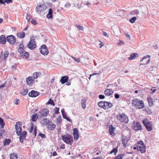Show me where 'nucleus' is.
Returning <instances> with one entry per match:
<instances>
[{"mask_svg":"<svg viewBox=\"0 0 159 159\" xmlns=\"http://www.w3.org/2000/svg\"><path fill=\"white\" fill-rule=\"evenodd\" d=\"M48 8V4L46 3H43L37 5L35 8V11L38 14L40 15H44Z\"/></svg>","mask_w":159,"mask_h":159,"instance_id":"nucleus-1","label":"nucleus"},{"mask_svg":"<svg viewBox=\"0 0 159 159\" xmlns=\"http://www.w3.org/2000/svg\"><path fill=\"white\" fill-rule=\"evenodd\" d=\"M132 104L134 107L139 109H142L144 107V105L143 101L139 100L136 98L132 101Z\"/></svg>","mask_w":159,"mask_h":159,"instance_id":"nucleus-2","label":"nucleus"},{"mask_svg":"<svg viewBox=\"0 0 159 159\" xmlns=\"http://www.w3.org/2000/svg\"><path fill=\"white\" fill-rule=\"evenodd\" d=\"M49 114V111L47 108L42 109L38 113V119L46 117Z\"/></svg>","mask_w":159,"mask_h":159,"instance_id":"nucleus-3","label":"nucleus"},{"mask_svg":"<svg viewBox=\"0 0 159 159\" xmlns=\"http://www.w3.org/2000/svg\"><path fill=\"white\" fill-rule=\"evenodd\" d=\"M137 150L138 151H140L142 153H145L146 152V146L144 145L143 142L141 140L137 142L136 145Z\"/></svg>","mask_w":159,"mask_h":159,"instance_id":"nucleus-4","label":"nucleus"},{"mask_svg":"<svg viewBox=\"0 0 159 159\" xmlns=\"http://www.w3.org/2000/svg\"><path fill=\"white\" fill-rule=\"evenodd\" d=\"M143 123L148 131H150L152 130V122L150 121L148 119H144L143 121Z\"/></svg>","mask_w":159,"mask_h":159,"instance_id":"nucleus-5","label":"nucleus"},{"mask_svg":"<svg viewBox=\"0 0 159 159\" xmlns=\"http://www.w3.org/2000/svg\"><path fill=\"white\" fill-rule=\"evenodd\" d=\"M117 116L118 119L121 122L127 123L129 121L128 117L124 113L119 114Z\"/></svg>","mask_w":159,"mask_h":159,"instance_id":"nucleus-6","label":"nucleus"},{"mask_svg":"<svg viewBox=\"0 0 159 159\" xmlns=\"http://www.w3.org/2000/svg\"><path fill=\"white\" fill-rule=\"evenodd\" d=\"M27 47L30 50H33L37 48V43L34 39H30V41L27 44Z\"/></svg>","mask_w":159,"mask_h":159,"instance_id":"nucleus-7","label":"nucleus"},{"mask_svg":"<svg viewBox=\"0 0 159 159\" xmlns=\"http://www.w3.org/2000/svg\"><path fill=\"white\" fill-rule=\"evenodd\" d=\"M21 122H17L15 125L16 133L17 135H19L22 132V128Z\"/></svg>","mask_w":159,"mask_h":159,"instance_id":"nucleus-8","label":"nucleus"},{"mask_svg":"<svg viewBox=\"0 0 159 159\" xmlns=\"http://www.w3.org/2000/svg\"><path fill=\"white\" fill-rule=\"evenodd\" d=\"M39 50L40 53L44 55H47L49 53L47 47L46 45H42L39 48Z\"/></svg>","mask_w":159,"mask_h":159,"instance_id":"nucleus-9","label":"nucleus"},{"mask_svg":"<svg viewBox=\"0 0 159 159\" xmlns=\"http://www.w3.org/2000/svg\"><path fill=\"white\" fill-rule=\"evenodd\" d=\"M150 57L149 55H147L144 56L140 61L143 63H140V65H146L148 64L150 61V59L148 58Z\"/></svg>","mask_w":159,"mask_h":159,"instance_id":"nucleus-10","label":"nucleus"},{"mask_svg":"<svg viewBox=\"0 0 159 159\" xmlns=\"http://www.w3.org/2000/svg\"><path fill=\"white\" fill-rule=\"evenodd\" d=\"M6 39L7 42L11 44H14L16 42V38L12 35L7 36Z\"/></svg>","mask_w":159,"mask_h":159,"instance_id":"nucleus-11","label":"nucleus"},{"mask_svg":"<svg viewBox=\"0 0 159 159\" xmlns=\"http://www.w3.org/2000/svg\"><path fill=\"white\" fill-rule=\"evenodd\" d=\"M133 129L136 130L142 129V126L140 123L137 121H134L133 124Z\"/></svg>","mask_w":159,"mask_h":159,"instance_id":"nucleus-12","label":"nucleus"},{"mask_svg":"<svg viewBox=\"0 0 159 159\" xmlns=\"http://www.w3.org/2000/svg\"><path fill=\"white\" fill-rule=\"evenodd\" d=\"M27 84L29 86H31L34 82V79L32 76H29L26 79Z\"/></svg>","mask_w":159,"mask_h":159,"instance_id":"nucleus-13","label":"nucleus"},{"mask_svg":"<svg viewBox=\"0 0 159 159\" xmlns=\"http://www.w3.org/2000/svg\"><path fill=\"white\" fill-rule=\"evenodd\" d=\"M27 134V132L25 131H24L19 135L20 136V142L22 143L23 142V141L25 139Z\"/></svg>","mask_w":159,"mask_h":159,"instance_id":"nucleus-14","label":"nucleus"},{"mask_svg":"<svg viewBox=\"0 0 159 159\" xmlns=\"http://www.w3.org/2000/svg\"><path fill=\"white\" fill-rule=\"evenodd\" d=\"M73 134L74 136V139L75 140H77L79 137L78 134V130L77 129L75 128L73 129Z\"/></svg>","mask_w":159,"mask_h":159,"instance_id":"nucleus-15","label":"nucleus"},{"mask_svg":"<svg viewBox=\"0 0 159 159\" xmlns=\"http://www.w3.org/2000/svg\"><path fill=\"white\" fill-rule=\"evenodd\" d=\"M39 95V92L34 90H32L29 93V96L32 98L36 97Z\"/></svg>","mask_w":159,"mask_h":159,"instance_id":"nucleus-16","label":"nucleus"},{"mask_svg":"<svg viewBox=\"0 0 159 159\" xmlns=\"http://www.w3.org/2000/svg\"><path fill=\"white\" fill-rule=\"evenodd\" d=\"M9 54V52L8 51H6L4 53V57L3 58H2V57H0V60L1 61H2L3 62H5L6 59L8 57Z\"/></svg>","mask_w":159,"mask_h":159,"instance_id":"nucleus-17","label":"nucleus"},{"mask_svg":"<svg viewBox=\"0 0 159 159\" xmlns=\"http://www.w3.org/2000/svg\"><path fill=\"white\" fill-rule=\"evenodd\" d=\"M129 137H127L124 135L123 136L122 142L123 146L125 148L126 147L127 143L129 141Z\"/></svg>","mask_w":159,"mask_h":159,"instance_id":"nucleus-18","label":"nucleus"},{"mask_svg":"<svg viewBox=\"0 0 159 159\" xmlns=\"http://www.w3.org/2000/svg\"><path fill=\"white\" fill-rule=\"evenodd\" d=\"M24 47V46L22 44H20L19 45L18 52L21 55H24V52H25Z\"/></svg>","mask_w":159,"mask_h":159,"instance_id":"nucleus-19","label":"nucleus"},{"mask_svg":"<svg viewBox=\"0 0 159 159\" xmlns=\"http://www.w3.org/2000/svg\"><path fill=\"white\" fill-rule=\"evenodd\" d=\"M69 136L67 137V135H65L62 136V140L66 143H70Z\"/></svg>","mask_w":159,"mask_h":159,"instance_id":"nucleus-20","label":"nucleus"},{"mask_svg":"<svg viewBox=\"0 0 159 159\" xmlns=\"http://www.w3.org/2000/svg\"><path fill=\"white\" fill-rule=\"evenodd\" d=\"M47 126L48 129L51 130H53L56 127V125L54 124L51 121L48 125Z\"/></svg>","mask_w":159,"mask_h":159,"instance_id":"nucleus-21","label":"nucleus"},{"mask_svg":"<svg viewBox=\"0 0 159 159\" xmlns=\"http://www.w3.org/2000/svg\"><path fill=\"white\" fill-rule=\"evenodd\" d=\"M113 93V91L110 89H107L104 92L105 94L107 96L112 95Z\"/></svg>","mask_w":159,"mask_h":159,"instance_id":"nucleus-22","label":"nucleus"},{"mask_svg":"<svg viewBox=\"0 0 159 159\" xmlns=\"http://www.w3.org/2000/svg\"><path fill=\"white\" fill-rule=\"evenodd\" d=\"M53 11L52 8L49 9L47 15L46 17L48 19H50L52 17V14Z\"/></svg>","mask_w":159,"mask_h":159,"instance_id":"nucleus-23","label":"nucleus"},{"mask_svg":"<svg viewBox=\"0 0 159 159\" xmlns=\"http://www.w3.org/2000/svg\"><path fill=\"white\" fill-rule=\"evenodd\" d=\"M147 100L149 106L152 107L154 105V102L152 98L151 97H149L147 98Z\"/></svg>","mask_w":159,"mask_h":159,"instance_id":"nucleus-24","label":"nucleus"},{"mask_svg":"<svg viewBox=\"0 0 159 159\" xmlns=\"http://www.w3.org/2000/svg\"><path fill=\"white\" fill-rule=\"evenodd\" d=\"M68 78V76H62L60 80V82L62 84H64L67 81Z\"/></svg>","mask_w":159,"mask_h":159,"instance_id":"nucleus-25","label":"nucleus"},{"mask_svg":"<svg viewBox=\"0 0 159 159\" xmlns=\"http://www.w3.org/2000/svg\"><path fill=\"white\" fill-rule=\"evenodd\" d=\"M105 109H107L111 107L112 106V104L110 102L105 101Z\"/></svg>","mask_w":159,"mask_h":159,"instance_id":"nucleus-26","label":"nucleus"},{"mask_svg":"<svg viewBox=\"0 0 159 159\" xmlns=\"http://www.w3.org/2000/svg\"><path fill=\"white\" fill-rule=\"evenodd\" d=\"M6 42V39L4 35H2L0 37V43L1 44H4Z\"/></svg>","mask_w":159,"mask_h":159,"instance_id":"nucleus-27","label":"nucleus"},{"mask_svg":"<svg viewBox=\"0 0 159 159\" xmlns=\"http://www.w3.org/2000/svg\"><path fill=\"white\" fill-rule=\"evenodd\" d=\"M115 129L113 126L111 125L109 126V132L110 134L112 135L113 136L115 135L114 131H115Z\"/></svg>","mask_w":159,"mask_h":159,"instance_id":"nucleus-28","label":"nucleus"},{"mask_svg":"<svg viewBox=\"0 0 159 159\" xmlns=\"http://www.w3.org/2000/svg\"><path fill=\"white\" fill-rule=\"evenodd\" d=\"M61 112L62 117L68 121H70V119L67 117L66 113L65 112L64 109L63 108L61 110Z\"/></svg>","mask_w":159,"mask_h":159,"instance_id":"nucleus-29","label":"nucleus"},{"mask_svg":"<svg viewBox=\"0 0 159 159\" xmlns=\"http://www.w3.org/2000/svg\"><path fill=\"white\" fill-rule=\"evenodd\" d=\"M138 55L137 53H132L131 54L129 58V60H132L137 57H138Z\"/></svg>","mask_w":159,"mask_h":159,"instance_id":"nucleus-30","label":"nucleus"},{"mask_svg":"<svg viewBox=\"0 0 159 159\" xmlns=\"http://www.w3.org/2000/svg\"><path fill=\"white\" fill-rule=\"evenodd\" d=\"M51 121L47 118H45L42 120V122L43 125H48L49 122Z\"/></svg>","mask_w":159,"mask_h":159,"instance_id":"nucleus-31","label":"nucleus"},{"mask_svg":"<svg viewBox=\"0 0 159 159\" xmlns=\"http://www.w3.org/2000/svg\"><path fill=\"white\" fill-rule=\"evenodd\" d=\"M25 33L24 32H22L17 33V37L20 38H22L25 37Z\"/></svg>","mask_w":159,"mask_h":159,"instance_id":"nucleus-32","label":"nucleus"},{"mask_svg":"<svg viewBox=\"0 0 159 159\" xmlns=\"http://www.w3.org/2000/svg\"><path fill=\"white\" fill-rule=\"evenodd\" d=\"M11 143V139H6L3 142V145L4 146L9 145Z\"/></svg>","mask_w":159,"mask_h":159,"instance_id":"nucleus-33","label":"nucleus"},{"mask_svg":"<svg viewBox=\"0 0 159 159\" xmlns=\"http://www.w3.org/2000/svg\"><path fill=\"white\" fill-rule=\"evenodd\" d=\"M37 116V113L31 116V120L33 122H36L37 120V119L38 118Z\"/></svg>","mask_w":159,"mask_h":159,"instance_id":"nucleus-34","label":"nucleus"},{"mask_svg":"<svg viewBox=\"0 0 159 159\" xmlns=\"http://www.w3.org/2000/svg\"><path fill=\"white\" fill-rule=\"evenodd\" d=\"M139 14V10L135 9L131 11L130 12V14L132 15H138Z\"/></svg>","mask_w":159,"mask_h":159,"instance_id":"nucleus-35","label":"nucleus"},{"mask_svg":"<svg viewBox=\"0 0 159 159\" xmlns=\"http://www.w3.org/2000/svg\"><path fill=\"white\" fill-rule=\"evenodd\" d=\"M105 101H101L98 103V105L100 107L104 109L105 107Z\"/></svg>","mask_w":159,"mask_h":159,"instance_id":"nucleus-36","label":"nucleus"},{"mask_svg":"<svg viewBox=\"0 0 159 159\" xmlns=\"http://www.w3.org/2000/svg\"><path fill=\"white\" fill-rule=\"evenodd\" d=\"M28 89H24L22 91H21L20 94L23 95H25L28 93Z\"/></svg>","mask_w":159,"mask_h":159,"instance_id":"nucleus-37","label":"nucleus"},{"mask_svg":"<svg viewBox=\"0 0 159 159\" xmlns=\"http://www.w3.org/2000/svg\"><path fill=\"white\" fill-rule=\"evenodd\" d=\"M56 124L58 125L60 124V123L62 121V118L61 116L58 117L56 118Z\"/></svg>","mask_w":159,"mask_h":159,"instance_id":"nucleus-38","label":"nucleus"},{"mask_svg":"<svg viewBox=\"0 0 159 159\" xmlns=\"http://www.w3.org/2000/svg\"><path fill=\"white\" fill-rule=\"evenodd\" d=\"M10 159H18L16 155L14 153H11L10 156Z\"/></svg>","mask_w":159,"mask_h":159,"instance_id":"nucleus-39","label":"nucleus"},{"mask_svg":"<svg viewBox=\"0 0 159 159\" xmlns=\"http://www.w3.org/2000/svg\"><path fill=\"white\" fill-rule=\"evenodd\" d=\"M0 125L2 127H3L4 125V122L2 118L0 117Z\"/></svg>","mask_w":159,"mask_h":159,"instance_id":"nucleus-40","label":"nucleus"},{"mask_svg":"<svg viewBox=\"0 0 159 159\" xmlns=\"http://www.w3.org/2000/svg\"><path fill=\"white\" fill-rule=\"evenodd\" d=\"M136 19L137 18L136 17H132V18H131L130 19L129 21L130 22V23H133L135 22V21L136 20Z\"/></svg>","mask_w":159,"mask_h":159,"instance_id":"nucleus-41","label":"nucleus"},{"mask_svg":"<svg viewBox=\"0 0 159 159\" xmlns=\"http://www.w3.org/2000/svg\"><path fill=\"white\" fill-rule=\"evenodd\" d=\"M48 104L52 105L53 106H54L55 105V104L53 101L51 99L49 100L48 101Z\"/></svg>","mask_w":159,"mask_h":159,"instance_id":"nucleus-42","label":"nucleus"},{"mask_svg":"<svg viewBox=\"0 0 159 159\" xmlns=\"http://www.w3.org/2000/svg\"><path fill=\"white\" fill-rule=\"evenodd\" d=\"M38 75L39 74L37 72L34 73L33 74V76H32L34 78V80L35 79H36L38 78Z\"/></svg>","mask_w":159,"mask_h":159,"instance_id":"nucleus-43","label":"nucleus"},{"mask_svg":"<svg viewBox=\"0 0 159 159\" xmlns=\"http://www.w3.org/2000/svg\"><path fill=\"white\" fill-rule=\"evenodd\" d=\"M84 4L87 6L88 7H89L91 5V3L88 1H85L84 3Z\"/></svg>","mask_w":159,"mask_h":159,"instance_id":"nucleus-44","label":"nucleus"},{"mask_svg":"<svg viewBox=\"0 0 159 159\" xmlns=\"http://www.w3.org/2000/svg\"><path fill=\"white\" fill-rule=\"evenodd\" d=\"M34 125L32 123V124H31V126L30 127V128L29 130V132L30 133H32V132L34 129Z\"/></svg>","mask_w":159,"mask_h":159,"instance_id":"nucleus-45","label":"nucleus"},{"mask_svg":"<svg viewBox=\"0 0 159 159\" xmlns=\"http://www.w3.org/2000/svg\"><path fill=\"white\" fill-rule=\"evenodd\" d=\"M72 58H73V59L75 61H76V62H78V63H80V58H76L75 57H71Z\"/></svg>","mask_w":159,"mask_h":159,"instance_id":"nucleus-46","label":"nucleus"},{"mask_svg":"<svg viewBox=\"0 0 159 159\" xmlns=\"http://www.w3.org/2000/svg\"><path fill=\"white\" fill-rule=\"evenodd\" d=\"M31 22L32 24L35 25H36L37 24V23L36 20H35L34 19H32L31 20Z\"/></svg>","mask_w":159,"mask_h":159,"instance_id":"nucleus-47","label":"nucleus"},{"mask_svg":"<svg viewBox=\"0 0 159 159\" xmlns=\"http://www.w3.org/2000/svg\"><path fill=\"white\" fill-rule=\"evenodd\" d=\"M76 26V27L78 28H79L80 30L83 31L84 29L83 27L80 25H77Z\"/></svg>","mask_w":159,"mask_h":159,"instance_id":"nucleus-48","label":"nucleus"},{"mask_svg":"<svg viewBox=\"0 0 159 159\" xmlns=\"http://www.w3.org/2000/svg\"><path fill=\"white\" fill-rule=\"evenodd\" d=\"M22 56H24L25 57L27 58L29 56V53L28 52H24V55H21Z\"/></svg>","mask_w":159,"mask_h":159,"instance_id":"nucleus-49","label":"nucleus"},{"mask_svg":"<svg viewBox=\"0 0 159 159\" xmlns=\"http://www.w3.org/2000/svg\"><path fill=\"white\" fill-rule=\"evenodd\" d=\"M59 108L58 107H55L54 109L55 113L56 114H58L59 113Z\"/></svg>","mask_w":159,"mask_h":159,"instance_id":"nucleus-50","label":"nucleus"},{"mask_svg":"<svg viewBox=\"0 0 159 159\" xmlns=\"http://www.w3.org/2000/svg\"><path fill=\"white\" fill-rule=\"evenodd\" d=\"M20 100L18 99H16L15 101L14 102V103L16 105H19L20 104Z\"/></svg>","mask_w":159,"mask_h":159,"instance_id":"nucleus-51","label":"nucleus"},{"mask_svg":"<svg viewBox=\"0 0 159 159\" xmlns=\"http://www.w3.org/2000/svg\"><path fill=\"white\" fill-rule=\"evenodd\" d=\"M118 44L120 46L124 44L125 43L122 40H120L119 42L118 43Z\"/></svg>","mask_w":159,"mask_h":159,"instance_id":"nucleus-52","label":"nucleus"},{"mask_svg":"<svg viewBox=\"0 0 159 159\" xmlns=\"http://www.w3.org/2000/svg\"><path fill=\"white\" fill-rule=\"evenodd\" d=\"M39 135L41 138H46V136L44 134L40 133Z\"/></svg>","mask_w":159,"mask_h":159,"instance_id":"nucleus-53","label":"nucleus"},{"mask_svg":"<svg viewBox=\"0 0 159 159\" xmlns=\"http://www.w3.org/2000/svg\"><path fill=\"white\" fill-rule=\"evenodd\" d=\"M34 132L33 133L34 134V135L35 136H36V135L37 134V132H36V127L35 126L34 129Z\"/></svg>","mask_w":159,"mask_h":159,"instance_id":"nucleus-54","label":"nucleus"},{"mask_svg":"<svg viewBox=\"0 0 159 159\" xmlns=\"http://www.w3.org/2000/svg\"><path fill=\"white\" fill-rule=\"evenodd\" d=\"M99 41L100 42H101V43H99V45L100 46L99 47L101 48L103 46H104V44L100 40H99Z\"/></svg>","mask_w":159,"mask_h":159,"instance_id":"nucleus-55","label":"nucleus"},{"mask_svg":"<svg viewBox=\"0 0 159 159\" xmlns=\"http://www.w3.org/2000/svg\"><path fill=\"white\" fill-rule=\"evenodd\" d=\"M99 98L100 99H103L105 98V96L103 95H100L99 96Z\"/></svg>","mask_w":159,"mask_h":159,"instance_id":"nucleus-56","label":"nucleus"},{"mask_svg":"<svg viewBox=\"0 0 159 159\" xmlns=\"http://www.w3.org/2000/svg\"><path fill=\"white\" fill-rule=\"evenodd\" d=\"M5 2L7 4L12 2V0H4Z\"/></svg>","mask_w":159,"mask_h":159,"instance_id":"nucleus-57","label":"nucleus"},{"mask_svg":"<svg viewBox=\"0 0 159 159\" xmlns=\"http://www.w3.org/2000/svg\"><path fill=\"white\" fill-rule=\"evenodd\" d=\"M81 104L82 107L83 108V109H84L86 108V106L85 103H83H83Z\"/></svg>","mask_w":159,"mask_h":159,"instance_id":"nucleus-58","label":"nucleus"},{"mask_svg":"<svg viewBox=\"0 0 159 159\" xmlns=\"http://www.w3.org/2000/svg\"><path fill=\"white\" fill-rule=\"evenodd\" d=\"M117 152V150L116 148H114L112 151V152H113L114 153H116Z\"/></svg>","mask_w":159,"mask_h":159,"instance_id":"nucleus-59","label":"nucleus"},{"mask_svg":"<svg viewBox=\"0 0 159 159\" xmlns=\"http://www.w3.org/2000/svg\"><path fill=\"white\" fill-rule=\"evenodd\" d=\"M86 101L85 99H82L81 100V104H82V103L83 104V103H86Z\"/></svg>","mask_w":159,"mask_h":159,"instance_id":"nucleus-60","label":"nucleus"},{"mask_svg":"<svg viewBox=\"0 0 159 159\" xmlns=\"http://www.w3.org/2000/svg\"><path fill=\"white\" fill-rule=\"evenodd\" d=\"M115 97L116 99H118L119 98V95L117 94H115Z\"/></svg>","mask_w":159,"mask_h":159,"instance_id":"nucleus-61","label":"nucleus"},{"mask_svg":"<svg viewBox=\"0 0 159 159\" xmlns=\"http://www.w3.org/2000/svg\"><path fill=\"white\" fill-rule=\"evenodd\" d=\"M125 34L128 39H130L131 37L130 35L129 34L125 33Z\"/></svg>","mask_w":159,"mask_h":159,"instance_id":"nucleus-62","label":"nucleus"},{"mask_svg":"<svg viewBox=\"0 0 159 159\" xmlns=\"http://www.w3.org/2000/svg\"><path fill=\"white\" fill-rule=\"evenodd\" d=\"M122 157L121 156L119 155L116 157L115 159H122Z\"/></svg>","mask_w":159,"mask_h":159,"instance_id":"nucleus-63","label":"nucleus"},{"mask_svg":"<svg viewBox=\"0 0 159 159\" xmlns=\"http://www.w3.org/2000/svg\"><path fill=\"white\" fill-rule=\"evenodd\" d=\"M103 34L106 37H108V35L105 32H103Z\"/></svg>","mask_w":159,"mask_h":159,"instance_id":"nucleus-64","label":"nucleus"}]
</instances>
